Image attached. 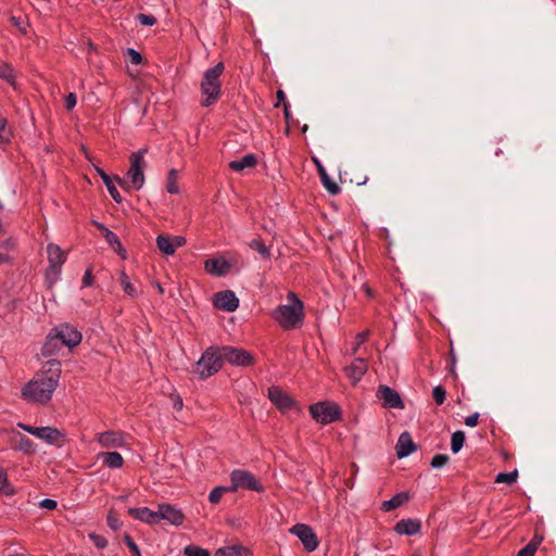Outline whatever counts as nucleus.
Instances as JSON below:
<instances>
[{"mask_svg":"<svg viewBox=\"0 0 556 556\" xmlns=\"http://www.w3.org/2000/svg\"><path fill=\"white\" fill-rule=\"evenodd\" d=\"M47 253L49 268L46 273V277L50 283H54L61 274L62 265L65 262V254L62 249L54 243H49L47 245Z\"/></svg>","mask_w":556,"mask_h":556,"instance_id":"1a4fd4ad","label":"nucleus"},{"mask_svg":"<svg viewBox=\"0 0 556 556\" xmlns=\"http://www.w3.org/2000/svg\"><path fill=\"white\" fill-rule=\"evenodd\" d=\"M396 455L399 458H404L410 455L416 450V445L412 440V437L408 432H403L396 442L395 445Z\"/></svg>","mask_w":556,"mask_h":556,"instance_id":"5701e85b","label":"nucleus"},{"mask_svg":"<svg viewBox=\"0 0 556 556\" xmlns=\"http://www.w3.org/2000/svg\"><path fill=\"white\" fill-rule=\"evenodd\" d=\"M394 530L399 534L414 535L420 531V522L416 519H402L395 525Z\"/></svg>","mask_w":556,"mask_h":556,"instance_id":"b1692460","label":"nucleus"},{"mask_svg":"<svg viewBox=\"0 0 556 556\" xmlns=\"http://www.w3.org/2000/svg\"><path fill=\"white\" fill-rule=\"evenodd\" d=\"M377 397L384 402V406L389 408L404 407V403L400 394L388 386H380L377 390Z\"/></svg>","mask_w":556,"mask_h":556,"instance_id":"a211bd4d","label":"nucleus"},{"mask_svg":"<svg viewBox=\"0 0 556 556\" xmlns=\"http://www.w3.org/2000/svg\"><path fill=\"white\" fill-rule=\"evenodd\" d=\"M225 70L224 63L219 62L215 66L207 68L201 81V93L203 97L202 105L210 106L214 104L222 93L220 76Z\"/></svg>","mask_w":556,"mask_h":556,"instance_id":"7ed1b4c3","label":"nucleus"},{"mask_svg":"<svg viewBox=\"0 0 556 556\" xmlns=\"http://www.w3.org/2000/svg\"><path fill=\"white\" fill-rule=\"evenodd\" d=\"M364 289H365V291H366V293H367L368 295H370V294H371V293H370V289H369L367 286H364Z\"/></svg>","mask_w":556,"mask_h":556,"instance_id":"e2e57ef3","label":"nucleus"},{"mask_svg":"<svg viewBox=\"0 0 556 556\" xmlns=\"http://www.w3.org/2000/svg\"><path fill=\"white\" fill-rule=\"evenodd\" d=\"M288 298L292 301V304L278 306L274 311L273 317L282 328L292 329L298 327L302 321L303 304L296 299L294 293H290Z\"/></svg>","mask_w":556,"mask_h":556,"instance_id":"20e7f679","label":"nucleus"},{"mask_svg":"<svg viewBox=\"0 0 556 556\" xmlns=\"http://www.w3.org/2000/svg\"><path fill=\"white\" fill-rule=\"evenodd\" d=\"M267 394L271 403L282 413L295 406V402L279 387L273 386L268 388Z\"/></svg>","mask_w":556,"mask_h":556,"instance_id":"4468645a","label":"nucleus"},{"mask_svg":"<svg viewBox=\"0 0 556 556\" xmlns=\"http://www.w3.org/2000/svg\"><path fill=\"white\" fill-rule=\"evenodd\" d=\"M214 306L225 312H235L239 306V299L231 290L220 291L214 296Z\"/></svg>","mask_w":556,"mask_h":556,"instance_id":"2eb2a0df","label":"nucleus"},{"mask_svg":"<svg viewBox=\"0 0 556 556\" xmlns=\"http://www.w3.org/2000/svg\"><path fill=\"white\" fill-rule=\"evenodd\" d=\"M92 273L90 269H87L84 274V277H83V286L84 287H89L92 285Z\"/></svg>","mask_w":556,"mask_h":556,"instance_id":"4d7b16f0","label":"nucleus"},{"mask_svg":"<svg viewBox=\"0 0 556 556\" xmlns=\"http://www.w3.org/2000/svg\"><path fill=\"white\" fill-rule=\"evenodd\" d=\"M223 361L236 366H250L253 364V356L243 349L224 346L220 349Z\"/></svg>","mask_w":556,"mask_h":556,"instance_id":"f8f14e48","label":"nucleus"},{"mask_svg":"<svg viewBox=\"0 0 556 556\" xmlns=\"http://www.w3.org/2000/svg\"><path fill=\"white\" fill-rule=\"evenodd\" d=\"M367 363L364 358H355L350 366L345 367L346 376L352 380L353 383L358 382L367 371Z\"/></svg>","mask_w":556,"mask_h":556,"instance_id":"412c9836","label":"nucleus"},{"mask_svg":"<svg viewBox=\"0 0 556 556\" xmlns=\"http://www.w3.org/2000/svg\"><path fill=\"white\" fill-rule=\"evenodd\" d=\"M126 54L128 55L129 62L131 64L138 65V64H140L142 62V56H141L140 52L135 50V49H132V48H128L126 50Z\"/></svg>","mask_w":556,"mask_h":556,"instance_id":"de8ad7c7","label":"nucleus"},{"mask_svg":"<svg viewBox=\"0 0 556 556\" xmlns=\"http://www.w3.org/2000/svg\"><path fill=\"white\" fill-rule=\"evenodd\" d=\"M368 338V331H364L357 334L356 337V346L353 349L352 353H355L361 344H363Z\"/></svg>","mask_w":556,"mask_h":556,"instance_id":"864d4df0","label":"nucleus"},{"mask_svg":"<svg viewBox=\"0 0 556 556\" xmlns=\"http://www.w3.org/2000/svg\"><path fill=\"white\" fill-rule=\"evenodd\" d=\"M106 522H108V526L112 529V530H118L122 528L123 526V522L117 518V516L115 515V513L113 511H110L106 516Z\"/></svg>","mask_w":556,"mask_h":556,"instance_id":"37998d69","label":"nucleus"},{"mask_svg":"<svg viewBox=\"0 0 556 556\" xmlns=\"http://www.w3.org/2000/svg\"><path fill=\"white\" fill-rule=\"evenodd\" d=\"M465 433L460 430L455 431L451 438V450L454 454L458 453L465 443Z\"/></svg>","mask_w":556,"mask_h":556,"instance_id":"473e14b6","label":"nucleus"},{"mask_svg":"<svg viewBox=\"0 0 556 556\" xmlns=\"http://www.w3.org/2000/svg\"><path fill=\"white\" fill-rule=\"evenodd\" d=\"M89 539L92 541V543L94 544V546L99 549H103L108 546L109 542L105 538L99 535V534H96V533H89Z\"/></svg>","mask_w":556,"mask_h":556,"instance_id":"c03bdc74","label":"nucleus"},{"mask_svg":"<svg viewBox=\"0 0 556 556\" xmlns=\"http://www.w3.org/2000/svg\"><path fill=\"white\" fill-rule=\"evenodd\" d=\"M115 179L114 178H111V177H104V185L106 186V189L110 193V195L112 197V199L116 202V203H121L123 201V198L122 195L119 194L118 190L116 189V187L114 186V181Z\"/></svg>","mask_w":556,"mask_h":556,"instance_id":"f704fd0d","label":"nucleus"},{"mask_svg":"<svg viewBox=\"0 0 556 556\" xmlns=\"http://www.w3.org/2000/svg\"><path fill=\"white\" fill-rule=\"evenodd\" d=\"M77 103V98H76V94L71 92L67 94V97L65 98V106L67 110H72Z\"/></svg>","mask_w":556,"mask_h":556,"instance_id":"3c124183","label":"nucleus"},{"mask_svg":"<svg viewBox=\"0 0 556 556\" xmlns=\"http://www.w3.org/2000/svg\"><path fill=\"white\" fill-rule=\"evenodd\" d=\"M153 285L157 289L159 293H161V294L164 293V288L162 287V285L160 282H154Z\"/></svg>","mask_w":556,"mask_h":556,"instance_id":"052dcab7","label":"nucleus"},{"mask_svg":"<svg viewBox=\"0 0 556 556\" xmlns=\"http://www.w3.org/2000/svg\"><path fill=\"white\" fill-rule=\"evenodd\" d=\"M536 551V545L533 543L528 544L523 548H521L516 556H534Z\"/></svg>","mask_w":556,"mask_h":556,"instance_id":"8fccbe9b","label":"nucleus"},{"mask_svg":"<svg viewBox=\"0 0 556 556\" xmlns=\"http://www.w3.org/2000/svg\"><path fill=\"white\" fill-rule=\"evenodd\" d=\"M448 462V456L444 454H438L432 457L431 459V467L439 469L444 467Z\"/></svg>","mask_w":556,"mask_h":556,"instance_id":"79ce46f5","label":"nucleus"},{"mask_svg":"<svg viewBox=\"0 0 556 556\" xmlns=\"http://www.w3.org/2000/svg\"><path fill=\"white\" fill-rule=\"evenodd\" d=\"M479 414L475 413L465 418V425L468 427H475L478 424Z\"/></svg>","mask_w":556,"mask_h":556,"instance_id":"6e6d98bb","label":"nucleus"},{"mask_svg":"<svg viewBox=\"0 0 556 556\" xmlns=\"http://www.w3.org/2000/svg\"><path fill=\"white\" fill-rule=\"evenodd\" d=\"M226 492H230L229 486H216L210 492L208 501L212 504H217Z\"/></svg>","mask_w":556,"mask_h":556,"instance_id":"4c0bfd02","label":"nucleus"},{"mask_svg":"<svg viewBox=\"0 0 556 556\" xmlns=\"http://www.w3.org/2000/svg\"><path fill=\"white\" fill-rule=\"evenodd\" d=\"M231 268V263L225 257H215L206 260L204 263V269L213 276L223 277L226 276Z\"/></svg>","mask_w":556,"mask_h":556,"instance_id":"6ab92c4d","label":"nucleus"},{"mask_svg":"<svg viewBox=\"0 0 556 556\" xmlns=\"http://www.w3.org/2000/svg\"><path fill=\"white\" fill-rule=\"evenodd\" d=\"M121 286L125 293H127L129 296L136 298L139 295V291L136 288L134 283H131L129 277L125 271H121L119 275Z\"/></svg>","mask_w":556,"mask_h":556,"instance_id":"7c9ffc66","label":"nucleus"},{"mask_svg":"<svg viewBox=\"0 0 556 556\" xmlns=\"http://www.w3.org/2000/svg\"><path fill=\"white\" fill-rule=\"evenodd\" d=\"M277 97H278V99H281V100H282V99H285V93H283V91L279 90V91L277 92Z\"/></svg>","mask_w":556,"mask_h":556,"instance_id":"680f3d73","label":"nucleus"},{"mask_svg":"<svg viewBox=\"0 0 556 556\" xmlns=\"http://www.w3.org/2000/svg\"><path fill=\"white\" fill-rule=\"evenodd\" d=\"M517 478H518L517 470H514L510 472H500L495 478V482L511 484L517 481Z\"/></svg>","mask_w":556,"mask_h":556,"instance_id":"e433bc0d","label":"nucleus"},{"mask_svg":"<svg viewBox=\"0 0 556 556\" xmlns=\"http://www.w3.org/2000/svg\"><path fill=\"white\" fill-rule=\"evenodd\" d=\"M186 243V239L181 236H165L159 235L156 237V245L159 250L165 255H173L175 251Z\"/></svg>","mask_w":556,"mask_h":556,"instance_id":"dca6fc26","label":"nucleus"},{"mask_svg":"<svg viewBox=\"0 0 556 556\" xmlns=\"http://www.w3.org/2000/svg\"><path fill=\"white\" fill-rule=\"evenodd\" d=\"M99 228L101 230H103L104 238H105L106 242L110 245H112L119 254H122L123 257H125V255H124L125 251L122 248L118 237L113 231L105 228L103 225H99Z\"/></svg>","mask_w":556,"mask_h":556,"instance_id":"c756f323","label":"nucleus"},{"mask_svg":"<svg viewBox=\"0 0 556 556\" xmlns=\"http://www.w3.org/2000/svg\"><path fill=\"white\" fill-rule=\"evenodd\" d=\"M61 364L58 359H49L43 369L37 372L21 390L22 397L38 405H46L59 384Z\"/></svg>","mask_w":556,"mask_h":556,"instance_id":"f257e3e1","label":"nucleus"},{"mask_svg":"<svg viewBox=\"0 0 556 556\" xmlns=\"http://www.w3.org/2000/svg\"><path fill=\"white\" fill-rule=\"evenodd\" d=\"M9 556H18L17 554H12V555H9Z\"/></svg>","mask_w":556,"mask_h":556,"instance_id":"0e129e2a","label":"nucleus"},{"mask_svg":"<svg viewBox=\"0 0 556 556\" xmlns=\"http://www.w3.org/2000/svg\"><path fill=\"white\" fill-rule=\"evenodd\" d=\"M51 332L54 338H59L61 344L67 346L70 350L77 346L83 339L80 331L70 324H62L54 327Z\"/></svg>","mask_w":556,"mask_h":556,"instance_id":"9d476101","label":"nucleus"},{"mask_svg":"<svg viewBox=\"0 0 556 556\" xmlns=\"http://www.w3.org/2000/svg\"><path fill=\"white\" fill-rule=\"evenodd\" d=\"M186 556H208V552L195 545H188L185 547Z\"/></svg>","mask_w":556,"mask_h":556,"instance_id":"58836bf2","label":"nucleus"},{"mask_svg":"<svg viewBox=\"0 0 556 556\" xmlns=\"http://www.w3.org/2000/svg\"><path fill=\"white\" fill-rule=\"evenodd\" d=\"M124 542L129 547L132 553V556H141V552L138 545L134 542L129 534H124Z\"/></svg>","mask_w":556,"mask_h":556,"instance_id":"49530a36","label":"nucleus"},{"mask_svg":"<svg viewBox=\"0 0 556 556\" xmlns=\"http://www.w3.org/2000/svg\"><path fill=\"white\" fill-rule=\"evenodd\" d=\"M250 247L256 250L262 256L269 257V250L262 241L253 240L251 241Z\"/></svg>","mask_w":556,"mask_h":556,"instance_id":"a18cd8bd","label":"nucleus"},{"mask_svg":"<svg viewBox=\"0 0 556 556\" xmlns=\"http://www.w3.org/2000/svg\"><path fill=\"white\" fill-rule=\"evenodd\" d=\"M256 165V157L254 154H245L240 160H235L229 163V167L235 172H241L245 168H252Z\"/></svg>","mask_w":556,"mask_h":556,"instance_id":"bb28decb","label":"nucleus"},{"mask_svg":"<svg viewBox=\"0 0 556 556\" xmlns=\"http://www.w3.org/2000/svg\"><path fill=\"white\" fill-rule=\"evenodd\" d=\"M12 440L14 442L13 448L27 455H33L37 452L36 444L24 434L12 430Z\"/></svg>","mask_w":556,"mask_h":556,"instance_id":"aec40b11","label":"nucleus"},{"mask_svg":"<svg viewBox=\"0 0 556 556\" xmlns=\"http://www.w3.org/2000/svg\"><path fill=\"white\" fill-rule=\"evenodd\" d=\"M0 493L4 495H12L14 490L8 481L7 471L0 467Z\"/></svg>","mask_w":556,"mask_h":556,"instance_id":"72a5a7b5","label":"nucleus"},{"mask_svg":"<svg viewBox=\"0 0 556 556\" xmlns=\"http://www.w3.org/2000/svg\"><path fill=\"white\" fill-rule=\"evenodd\" d=\"M94 170L97 174L101 177V179L104 181V177H110L102 168L94 166Z\"/></svg>","mask_w":556,"mask_h":556,"instance_id":"13d9d810","label":"nucleus"},{"mask_svg":"<svg viewBox=\"0 0 556 556\" xmlns=\"http://www.w3.org/2000/svg\"><path fill=\"white\" fill-rule=\"evenodd\" d=\"M17 427L49 445L61 447L66 441L65 433L54 427H34L24 422H17Z\"/></svg>","mask_w":556,"mask_h":556,"instance_id":"423d86ee","label":"nucleus"},{"mask_svg":"<svg viewBox=\"0 0 556 556\" xmlns=\"http://www.w3.org/2000/svg\"><path fill=\"white\" fill-rule=\"evenodd\" d=\"M178 180V170L170 169L167 174L166 179V190L172 194H178L180 192L179 186L177 185Z\"/></svg>","mask_w":556,"mask_h":556,"instance_id":"2f4dec72","label":"nucleus"},{"mask_svg":"<svg viewBox=\"0 0 556 556\" xmlns=\"http://www.w3.org/2000/svg\"><path fill=\"white\" fill-rule=\"evenodd\" d=\"M433 399L438 405H442L445 401L446 391L443 387L437 386L432 391Z\"/></svg>","mask_w":556,"mask_h":556,"instance_id":"ea45409f","label":"nucleus"},{"mask_svg":"<svg viewBox=\"0 0 556 556\" xmlns=\"http://www.w3.org/2000/svg\"><path fill=\"white\" fill-rule=\"evenodd\" d=\"M64 345L61 344V341L59 338H54L53 333L50 331V333L47 337V340L42 346V355L43 356H52L60 352V350Z\"/></svg>","mask_w":556,"mask_h":556,"instance_id":"a878e982","label":"nucleus"},{"mask_svg":"<svg viewBox=\"0 0 556 556\" xmlns=\"http://www.w3.org/2000/svg\"><path fill=\"white\" fill-rule=\"evenodd\" d=\"M147 149H140L130 155V167L126 174V179L115 176V181L124 190H140L146 181L143 169L146 167L144 156Z\"/></svg>","mask_w":556,"mask_h":556,"instance_id":"f03ea898","label":"nucleus"},{"mask_svg":"<svg viewBox=\"0 0 556 556\" xmlns=\"http://www.w3.org/2000/svg\"><path fill=\"white\" fill-rule=\"evenodd\" d=\"M172 399V402H173V407L176 409V410H181L182 409V406H184V403H182V399L180 397V395L178 394H173L170 396Z\"/></svg>","mask_w":556,"mask_h":556,"instance_id":"5fc2aeb1","label":"nucleus"},{"mask_svg":"<svg viewBox=\"0 0 556 556\" xmlns=\"http://www.w3.org/2000/svg\"><path fill=\"white\" fill-rule=\"evenodd\" d=\"M12 21L17 27H20V29L24 30L23 22L20 17H12Z\"/></svg>","mask_w":556,"mask_h":556,"instance_id":"bf43d9fd","label":"nucleus"},{"mask_svg":"<svg viewBox=\"0 0 556 556\" xmlns=\"http://www.w3.org/2000/svg\"><path fill=\"white\" fill-rule=\"evenodd\" d=\"M137 18L140 22V24L146 26H153L156 23V18L152 15L138 14Z\"/></svg>","mask_w":556,"mask_h":556,"instance_id":"09e8293b","label":"nucleus"},{"mask_svg":"<svg viewBox=\"0 0 556 556\" xmlns=\"http://www.w3.org/2000/svg\"><path fill=\"white\" fill-rule=\"evenodd\" d=\"M316 164L318 166V173L320 175V178H321V182L324 185V187L327 189V191L330 193V194H338L340 192V188L337 184H334L330 178L329 176L327 175L325 168L318 163V161H316Z\"/></svg>","mask_w":556,"mask_h":556,"instance_id":"c85d7f7f","label":"nucleus"},{"mask_svg":"<svg viewBox=\"0 0 556 556\" xmlns=\"http://www.w3.org/2000/svg\"><path fill=\"white\" fill-rule=\"evenodd\" d=\"M223 365V356L219 349L211 346L205 350L201 358L195 363L194 372L205 379L216 374Z\"/></svg>","mask_w":556,"mask_h":556,"instance_id":"39448f33","label":"nucleus"},{"mask_svg":"<svg viewBox=\"0 0 556 556\" xmlns=\"http://www.w3.org/2000/svg\"><path fill=\"white\" fill-rule=\"evenodd\" d=\"M157 516L159 522L166 520L173 526H180L185 520L182 511L169 504H160L157 506Z\"/></svg>","mask_w":556,"mask_h":556,"instance_id":"f3484780","label":"nucleus"},{"mask_svg":"<svg viewBox=\"0 0 556 556\" xmlns=\"http://www.w3.org/2000/svg\"><path fill=\"white\" fill-rule=\"evenodd\" d=\"M407 500H408V495L406 493H403V492L397 493L392 498L382 502L381 509L383 511H391V510L400 507L401 505H403L405 502H407Z\"/></svg>","mask_w":556,"mask_h":556,"instance_id":"cd10ccee","label":"nucleus"},{"mask_svg":"<svg viewBox=\"0 0 556 556\" xmlns=\"http://www.w3.org/2000/svg\"><path fill=\"white\" fill-rule=\"evenodd\" d=\"M98 458L111 469L122 468L124 465L123 456L117 452H102L98 454Z\"/></svg>","mask_w":556,"mask_h":556,"instance_id":"393cba45","label":"nucleus"},{"mask_svg":"<svg viewBox=\"0 0 556 556\" xmlns=\"http://www.w3.org/2000/svg\"><path fill=\"white\" fill-rule=\"evenodd\" d=\"M128 514L148 525L159 523L157 510H152L148 507L129 508Z\"/></svg>","mask_w":556,"mask_h":556,"instance_id":"4be33fe9","label":"nucleus"},{"mask_svg":"<svg viewBox=\"0 0 556 556\" xmlns=\"http://www.w3.org/2000/svg\"><path fill=\"white\" fill-rule=\"evenodd\" d=\"M97 442L102 448H122L126 446V437L121 431H104L97 434Z\"/></svg>","mask_w":556,"mask_h":556,"instance_id":"ddd939ff","label":"nucleus"},{"mask_svg":"<svg viewBox=\"0 0 556 556\" xmlns=\"http://www.w3.org/2000/svg\"><path fill=\"white\" fill-rule=\"evenodd\" d=\"M231 485H229V491L235 492L239 489L263 492L264 488L262 483L256 479V477L248 470L236 469L230 473Z\"/></svg>","mask_w":556,"mask_h":556,"instance_id":"6e6552de","label":"nucleus"},{"mask_svg":"<svg viewBox=\"0 0 556 556\" xmlns=\"http://www.w3.org/2000/svg\"><path fill=\"white\" fill-rule=\"evenodd\" d=\"M313 419L319 424L327 425L334 422L341 417L340 406L334 402L324 401L309 406Z\"/></svg>","mask_w":556,"mask_h":556,"instance_id":"0eeeda50","label":"nucleus"},{"mask_svg":"<svg viewBox=\"0 0 556 556\" xmlns=\"http://www.w3.org/2000/svg\"><path fill=\"white\" fill-rule=\"evenodd\" d=\"M290 532L302 542L307 552H314L318 547L319 541L309 526L296 523L290 529Z\"/></svg>","mask_w":556,"mask_h":556,"instance_id":"9b49d317","label":"nucleus"},{"mask_svg":"<svg viewBox=\"0 0 556 556\" xmlns=\"http://www.w3.org/2000/svg\"><path fill=\"white\" fill-rule=\"evenodd\" d=\"M244 549L240 546H227L217 549L218 556H244Z\"/></svg>","mask_w":556,"mask_h":556,"instance_id":"c9c22d12","label":"nucleus"},{"mask_svg":"<svg viewBox=\"0 0 556 556\" xmlns=\"http://www.w3.org/2000/svg\"><path fill=\"white\" fill-rule=\"evenodd\" d=\"M39 506L45 509L52 510L56 507V502L51 498H45L40 501Z\"/></svg>","mask_w":556,"mask_h":556,"instance_id":"603ef678","label":"nucleus"},{"mask_svg":"<svg viewBox=\"0 0 556 556\" xmlns=\"http://www.w3.org/2000/svg\"><path fill=\"white\" fill-rule=\"evenodd\" d=\"M0 77L9 81H12L14 78L13 68L4 62H0Z\"/></svg>","mask_w":556,"mask_h":556,"instance_id":"a19ab883","label":"nucleus"}]
</instances>
